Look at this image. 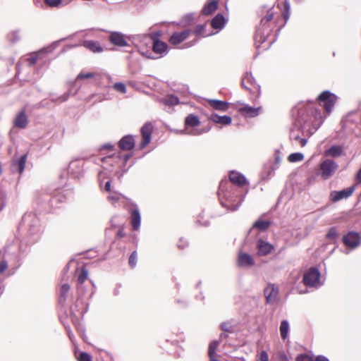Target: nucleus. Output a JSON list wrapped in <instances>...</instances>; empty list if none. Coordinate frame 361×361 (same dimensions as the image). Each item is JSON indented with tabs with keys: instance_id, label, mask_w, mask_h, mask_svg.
<instances>
[{
	"instance_id": "1",
	"label": "nucleus",
	"mask_w": 361,
	"mask_h": 361,
	"mask_svg": "<svg viewBox=\"0 0 361 361\" xmlns=\"http://www.w3.org/2000/svg\"><path fill=\"white\" fill-rule=\"evenodd\" d=\"M299 118L303 122L304 128L309 123L312 125L311 134L315 132L323 122L321 111L316 108L312 102L307 104L304 109L300 110Z\"/></svg>"
},
{
	"instance_id": "2",
	"label": "nucleus",
	"mask_w": 361,
	"mask_h": 361,
	"mask_svg": "<svg viewBox=\"0 0 361 361\" xmlns=\"http://www.w3.org/2000/svg\"><path fill=\"white\" fill-rule=\"evenodd\" d=\"M338 169V164L333 159H325L319 164L318 175L323 180H328L332 177Z\"/></svg>"
},
{
	"instance_id": "3",
	"label": "nucleus",
	"mask_w": 361,
	"mask_h": 361,
	"mask_svg": "<svg viewBox=\"0 0 361 361\" xmlns=\"http://www.w3.org/2000/svg\"><path fill=\"white\" fill-rule=\"evenodd\" d=\"M337 100V96L329 90L323 91L317 97L319 104L323 106L324 111L327 114H329L331 112Z\"/></svg>"
},
{
	"instance_id": "4",
	"label": "nucleus",
	"mask_w": 361,
	"mask_h": 361,
	"mask_svg": "<svg viewBox=\"0 0 361 361\" xmlns=\"http://www.w3.org/2000/svg\"><path fill=\"white\" fill-rule=\"evenodd\" d=\"M154 125L152 122L145 123L140 128L141 141L139 144V149H145L152 140V134L154 131Z\"/></svg>"
},
{
	"instance_id": "5",
	"label": "nucleus",
	"mask_w": 361,
	"mask_h": 361,
	"mask_svg": "<svg viewBox=\"0 0 361 361\" xmlns=\"http://www.w3.org/2000/svg\"><path fill=\"white\" fill-rule=\"evenodd\" d=\"M277 27L276 25L269 23H266L263 26L261 20L256 30L255 39L261 43L264 42Z\"/></svg>"
},
{
	"instance_id": "6",
	"label": "nucleus",
	"mask_w": 361,
	"mask_h": 361,
	"mask_svg": "<svg viewBox=\"0 0 361 361\" xmlns=\"http://www.w3.org/2000/svg\"><path fill=\"white\" fill-rule=\"evenodd\" d=\"M320 273L315 267L310 268L303 276L302 282L307 286H315L319 282Z\"/></svg>"
},
{
	"instance_id": "7",
	"label": "nucleus",
	"mask_w": 361,
	"mask_h": 361,
	"mask_svg": "<svg viewBox=\"0 0 361 361\" xmlns=\"http://www.w3.org/2000/svg\"><path fill=\"white\" fill-rule=\"evenodd\" d=\"M241 85L249 92L257 94L259 93L260 87L257 85L250 73H246L242 79Z\"/></svg>"
},
{
	"instance_id": "8",
	"label": "nucleus",
	"mask_w": 361,
	"mask_h": 361,
	"mask_svg": "<svg viewBox=\"0 0 361 361\" xmlns=\"http://www.w3.org/2000/svg\"><path fill=\"white\" fill-rule=\"evenodd\" d=\"M355 190V186L353 185L346 189L339 190V191H332L330 193V199L332 202H336L343 199H347L350 197Z\"/></svg>"
},
{
	"instance_id": "9",
	"label": "nucleus",
	"mask_w": 361,
	"mask_h": 361,
	"mask_svg": "<svg viewBox=\"0 0 361 361\" xmlns=\"http://www.w3.org/2000/svg\"><path fill=\"white\" fill-rule=\"evenodd\" d=\"M191 30L187 29L180 32H174L169 39V42L177 46L184 42L191 34Z\"/></svg>"
},
{
	"instance_id": "10",
	"label": "nucleus",
	"mask_w": 361,
	"mask_h": 361,
	"mask_svg": "<svg viewBox=\"0 0 361 361\" xmlns=\"http://www.w3.org/2000/svg\"><path fill=\"white\" fill-rule=\"evenodd\" d=\"M343 242L344 245L350 248L357 247L360 243V237L357 232H349L343 237Z\"/></svg>"
},
{
	"instance_id": "11",
	"label": "nucleus",
	"mask_w": 361,
	"mask_h": 361,
	"mask_svg": "<svg viewBox=\"0 0 361 361\" xmlns=\"http://www.w3.org/2000/svg\"><path fill=\"white\" fill-rule=\"evenodd\" d=\"M264 294L267 303H273L276 301L279 289L274 284H269L264 290Z\"/></svg>"
},
{
	"instance_id": "12",
	"label": "nucleus",
	"mask_w": 361,
	"mask_h": 361,
	"mask_svg": "<svg viewBox=\"0 0 361 361\" xmlns=\"http://www.w3.org/2000/svg\"><path fill=\"white\" fill-rule=\"evenodd\" d=\"M109 40L115 46L126 47L128 44L126 40V37L118 32H111L109 37Z\"/></svg>"
},
{
	"instance_id": "13",
	"label": "nucleus",
	"mask_w": 361,
	"mask_h": 361,
	"mask_svg": "<svg viewBox=\"0 0 361 361\" xmlns=\"http://www.w3.org/2000/svg\"><path fill=\"white\" fill-rule=\"evenodd\" d=\"M135 145V136L128 135L123 137L118 142V147L121 150L130 151Z\"/></svg>"
},
{
	"instance_id": "14",
	"label": "nucleus",
	"mask_w": 361,
	"mask_h": 361,
	"mask_svg": "<svg viewBox=\"0 0 361 361\" xmlns=\"http://www.w3.org/2000/svg\"><path fill=\"white\" fill-rule=\"evenodd\" d=\"M257 254L259 256H266L269 254L271 253L274 250V247L271 243L263 240L262 239H259L257 243Z\"/></svg>"
},
{
	"instance_id": "15",
	"label": "nucleus",
	"mask_w": 361,
	"mask_h": 361,
	"mask_svg": "<svg viewBox=\"0 0 361 361\" xmlns=\"http://www.w3.org/2000/svg\"><path fill=\"white\" fill-rule=\"evenodd\" d=\"M229 180L235 185L238 187H243L244 185L248 184L245 178L240 173L237 171H231L228 176Z\"/></svg>"
},
{
	"instance_id": "16",
	"label": "nucleus",
	"mask_w": 361,
	"mask_h": 361,
	"mask_svg": "<svg viewBox=\"0 0 361 361\" xmlns=\"http://www.w3.org/2000/svg\"><path fill=\"white\" fill-rule=\"evenodd\" d=\"M281 17L279 16L275 17V12L274 11L273 8L269 9L267 12V14L261 19L263 26L266 23L274 24L279 26V23Z\"/></svg>"
},
{
	"instance_id": "17",
	"label": "nucleus",
	"mask_w": 361,
	"mask_h": 361,
	"mask_svg": "<svg viewBox=\"0 0 361 361\" xmlns=\"http://www.w3.org/2000/svg\"><path fill=\"white\" fill-rule=\"evenodd\" d=\"M207 102L209 106L212 109L220 111H226L229 108V103L217 99H207Z\"/></svg>"
},
{
	"instance_id": "18",
	"label": "nucleus",
	"mask_w": 361,
	"mask_h": 361,
	"mask_svg": "<svg viewBox=\"0 0 361 361\" xmlns=\"http://www.w3.org/2000/svg\"><path fill=\"white\" fill-rule=\"evenodd\" d=\"M209 120L221 126H228L232 122V118L229 116H219L217 114H212Z\"/></svg>"
},
{
	"instance_id": "19",
	"label": "nucleus",
	"mask_w": 361,
	"mask_h": 361,
	"mask_svg": "<svg viewBox=\"0 0 361 361\" xmlns=\"http://www.w3.org/2000/svg\"><path fill=\"white\" fill-rule=\"evenodd\" d=\"M238 264L240 267H251L254 264V259L250 255L240 252L238 257Z\"/></svg>"
},
{
	"instance_id": "20",
	"label": "nucleus",
	"mask_w": 361,
	"mask_h": 361,
	"mask_svg": "<svg viewBox=\"0 0 361 361\" xmlns=\"http://www.w3.org/2000/svg\"><path fill=\"white\" fill-rule=\"evenodd\" d=\"M141 217L137 208H134L130 211V223L133 230L137 231L140 226Z\"/></svg>"
},
{
	"instance_id": "21",
	"label": "nucleus",
	"mask_w": 361,
	"mask_h": 361,
	"mask_svg": "<svg viewBox=\"0 0 361 361\" xmlns=\"http://www.w3.org/2000/svg\"><path fill=\"white\" fill-rule=\"evenodd\" d=\"M261 108H254L249 106H245L239 109V112L246 116L253 118L259 115Z\"/></svg>"
},
{
	"instance_id": "22",
	"label": "nucleus",
	"mask_w": 361,
	"mask_h": 361,
	"mask_svg": "<svg viewBox=\"0 0 361 361\" xmlns=\"http://www.w3.org/2000/svg\"><path fill=\"white\" fill-rule=\"evenodd\" d=\"M168 45L166 42L158 39H154L152 45V50L154 53L163 55L166 53Z\"/></svg>"
},
{
	"instance_id": "23",
	"label": "nucleus",
	"mask_w": 361,
	"mask_h": 361,
	"mask_svg": "<svg viewBox=\"0 0 361 361\" xmlns=\"http://www.w3.org/2000/svg\"><path fill=\"white\" fill-rule=\"evenodd\" d=\"M200 124V121L197 116L190 114L185 118L184 125L185 128L188 127L195 128L197 127Z\"/></svg>"
},
{
	"instance_id": "24",
	"label": "nucleus",
	"mask_w": 361,
	"mask_h": 361,
	"mask_svg": "<svg viewBox=\"0 0 361 361\" xmlns=\"http://www.w3.org/2000/svg\"><path fill=\"white\" fill-rule=\"evenodd\" d=\"M226 23V20L224 16L218 13L211 21V26L212 28L216 30H221Z\"/></svg>"
},
{
	"instance_id": "25",
	"label": "nucleus",
	"mask_w": 361,
	"mask_h": 361,
	"mask_svg": "<svg viewBox=\"0 0 361 361\" xmlns=\"http://www.w3.org/2000/svg\"><path fill=\"white\" fill-rule=\"evenodd\" d=\"M27 125V118L25 111H20L16 116L14 126L19 128H25Z\"/></svg>"
},
{
	"instance_id": "26",
	"label": "nucleus",
	"mask_w": 361,
	"mask_h": 361,
	"mask_svg": "<svg viewBox=\"0 0 361 361\" xmlns=\"http://www.w3.org/2000/svg\"><path fill=\"white\" fill-rule=\"evenodd\" d=\"M218 8V1L216 0H210L202 8V13L204 16L211 15Z\"/></svg>"
},
{
	"instance_id": "27",
	"label": "nucleus",
	"mask_w": 361,
	"mask_h": 361,
	"mask_svg": "<svg viewBox=\"0 0 361 361\" xmlns=\"http://www.w3.org/2000/svg\"><path fill=\"white\" fill-rule=\"evenodd\" d=\"M343 153V149L341 146L333 145L329 149H326L324 152L326 156H331L333 157H340Z\"/></svg>"
},
{
	"instance_id": "28",
	"label": "nucleus",
	"mask_w": 361,
	"mask_h": 361,
	"mask_svg": "<svg viewBox=\"0 0 361 361\" xmlns=\"http://www.w3.org/2000/svg\"><path fill=\"white\" fill-rule=\"evenodd\" d=\"M26 161L27 154H24L13 163V166L17 169L20 174H21L25 169Z\"/></svg>"
},
{
	"instance_id": "29",
	"label": "nucleus",
	"mask_w": 361,
	"mask_h": 361,
	"mask_svg": "<svg viewBox=\"0 0 361 361\" xmlns=\"http://www.w3.org/2000/svg\"><path fill=\"white\" fill-rule=\"evenodd\" d=\"M281 16H282V17L283 18V23L279 26V27L277 29L278 30H279L281 27L284 26V25L286 23V22L288 21V20L289 18V16H290V4H289L288 1H285L284 3H283V9L282 11Z\"/></svg>"
},
{
	"instance_id": "30",
	"label": "nucleus",
	"mask_w": 361,
	"mask_h": 361,
	"mask_svg": "<svg viewBox=\"0 0 361 361\" xmlns=\"http://www.w3.org/2000/svg\"><path fill=\"white\" fill-rule=\"evenodd\" d=\"M84 47L94 53L101 52L102 51V48L98 42L91 40L84 42Z\"/></svg>"
},
{
	"instance_id": "31",
	"label": "nucleus",
	"mask_w": 361,
	"mask_h": 361,
	"mask_svg": "<svg viewBox=\"0 0 361 361\" xmlns=\"http://www.w3.org/2000/svg\"><path fill=\"white\" fill-rule=\"evenodd\" d=\"M271 225V221L259 219L256 221L253 226V228H257L261 231H266Z\"/></svg>"
},
{
	"instance_id": "32",
	"label": "nucleus",
	"mask_w": 361,
	"mask_h": 361,
	"mask_svg": "<svg viewBox=\"0 0 361 361\" xmlns=\"http://www.w3.org/2000/svg\"><path fill=\"white\" fill-rule=\"evenodd\" d=\"M219 345V342L217 341H212L208 348V355L209 357L210 361L212 359H215L216 356V350Z\"/></svg>"
},
{
	"instance_id": "33",
	"label": "nucleus",
	"mask_w": 361,
	"mask_h": 361,
	"mask_svg": "<svg viewBox=\"0 0 361 361\" xmlns=\"http://www.w3.org/2000/svg\"><path fill=\"white\" fill-rule=\"evenodd\" d=\"M289 324L287 320H283L280 325V334L283 340L288 337Z\"/></svg>"
},
{
	"instance_id": "34",
	"label": "nucleus",
	"mask_w": 361,
	"mask_h": 361,
	"mask_svg": "<svg viewBox=\"0 0 361 361\" xmlns=\"http://www.w3.org/2000/svg\"><path fill=\"white\" fill-rule=\"evenodd\" d=\"M69 290L70 286L68 283L61 285L60 288V302H64L66 300Z\"/></svg>"
},
{
	"instance_id": "35",
	"label": "nucleus",
	"mask_w": 361,
	"mask_h": 361,
	"mask_svg": "<svg viewBox=\"0 0 361 361\" xmlns=\"http://www.w3.org/2000/svg\"><path fill=\"white\" fill-rule=\"evenodd\" d=\"M98 74L96 73H90V72H87V73H85V72H80L77 78H76V80H85V79H92V78H95L96 76H97Z\"/></svg>"
},
{
	"instance_id": "36",
	"label": "nucleus",
	"mask_w": 361,
	"mask_h": 361,
	"mask_svg": "<svg viewBox=\"0 0 361 361\" xmlns=\"http://www.w3.org/2000/svg\"><path fill=\"white\" fill-rule=\"evenodd\" d=\"M303 159H304V155L302 153H300V152H296V153L290 154L288 157V160L290 162L301 161L303 160Z\"/></svg>"
},
{
	"instance_id": "37",
	"label": "nucleus",
	"mask_w": 361,
	"mask_h": 361,
	"mask_svg": "<svg viewBox=\"0 0 361 361\" xmlns=\"http://www.w3.org/2000/svg\"><path fill=\"white\" fill-rule=\"evenodd\" d=\"M87 276L88 271L87 269L85 267H82L80 274L78 276V283L82 284L87 279Z\"/></svg>"
},
{
	"instance_id": "38",
	"label": "nucleus",
	"mask_w": 361,
	"mask_h": 361,
	"mask_svg": "<svg viewBox=\"0 0 361 361\" xmlns=\"http://www.w3.org/2000/svg\"><path fill=\"white\" fill-rule=\"evenodd\" d=\"M179 100L177 97L171 95L164 99V104L166 105L174 106L178 104Z\"/></svg>"
},
{
	"instance_id": "39",
	"label": "nucleus",
	"mask_w": 361,
	"mask_h": 361,
	"mask_svg": "<svg viewBox=\"0 0 361 361\" xmlns=\"http://www.w3.org/2000/svg\"><path fill=\"white\" fill-rule=\"evenodd\" d=\"M137 260V253L136 251H133L128 258V264L131 268H134L136 266Z\"/></svg>"
},
{
	"instance_id": "40",
	"label": "nucleus",
	"mask_w": 361,
	"mask_h": 361,
	"mask_svg": "<svg viewBox=\"0 0 361 361\" xmlns=\"http://www.w3.org/2000/svg\"><path fill=\"white\" fill-rule=\"evenodd\" d=\"M114 89L118 92H121L122 94H124L126 92V85L123 82H116L114 85Z\"/></svg>"
},
{
	"instance_id": "41",
	"label": "nucleus",
	"mask_w": 361,
	"mask_h": 361,
	"mask_svg": "<svg viewBox=\"0 0 361 361\" xmlns=\"http://www.w3.org/2000/svg\"><path fill=\"white\" fill-rule=\"evenodd\" d=\"M204 30H205L204 25H198L195 27V29L193 30V33L197 36H200V35L205 36L204 35Z\"/></svg>"
},
{
	"instance_id": "42",
	"label": "nucleus",
	"mask_w": 361,
	"mask_h": 361,
	"mask_svg": "<svg viewBox=\"0 0 361 361\" xmlns=\"http://www.w3.org/2000/svg\"><path fill=\"white\" fill-rule=\"evenodd\" d=\"M278 361H289V359L284 351L280 350L275 354Z\"/></svg>"
},
{
	"instance_id": "43",
	"label": "nucleus",
	"mask_w": 361,
	"mask_h": 361,
	"mask_svg": "<svg viewBox=\"0 0 361 361\" xmlns=\"http://www.w3.org/2000/svg\"><path fill=\"white\" fill-rule=\"evenodd\" d=\"M337 235L338 233L336 228L332 227L328 231L326 237L327 239L334 240L337 237Z\"/></svg>"
},
{
	"instance_id": "44",
	"label": "nucleus",
	"mask_w": 361,
	"mask_h": 361,
	"mask_svg": "<svg viewBox=\"0 0 361 361\" xmlns=\"http://www.w3.org/2000/svg\"><path fill=\"white\" fill-rule=\"evenodd\" d=\"M77 359L78 361H92L91 355L85 352L80 353Z\"/></svg>"
},
{
	"instance_id": "45",
	"label": "nucleus",
	"mask_w": 361,
	"mask_h": 361,
	"mask_svg": "<svg viewBox=\"0 0 361 361\" xmlns=\"http://www.w3.org/2000/svg\"><path fill=\"white\" fill-rule=\"evenodd\" d=\"M121 195L117 192L111 193L108 196V200L111 202L112 204L116 203L120 199Z\"/></svg>"
},
{
	"instance_id": "46",
	"label": "nucleus",
	"mask_w": 361,
	"mask_h": 361,
	"mask_svg": "<svg viewBox=\"0 0 361 361\" xmlns=\"http://www.w3.org/2000/svg\"><path fill=\"white\" fill-rule=\"evenodd\" d=\"M296 361H313V359L307 354H301L296 357Z\"/></svg>"
},
{
	"instance_id": "47",
	"label": "nucleus",
	"mask_w": 361,
	"mask_h": 361,
	"mask_svg": "<svg viewBox=\"0 0 361 361\" xmlns=\"http://www.w3.org/2000/svg\"><path fill=\"white\" fill-rule=\"evenodd\" d=\"M45 3L51 7H57L61 3V0H44Z\"/></svg>"
},
{
	"instance_id": "48",
	"label": "nucleus",
	"mask_w": 361,
	"mask_h": 361,
	"mask_svg": "<svg viewBox=\"0 0 361 361\" xmlns=\"http://www.w3.org/2000/svg\"><path fill=\"white\" fill-rule=\"evenodd\" d=\"M211 130V126L206 127L202 129H199L195 130L194 133H190V134H192L193 135H200L204 133H207Z\"/></svg>"
},
{
	"instance_id": "49",
	"label": "nucleus",
	"mask_w": 361,
	"mask_h": 361,
	"mask_svg": "<svg viewBox=\"0 0 361 361\" xmlns=\"http://www.w3.org/2000/svg\"><path fill=\"white\" fill-rule=\"evenodd\" d=\"M177 246L180 249L183 250L188 246V242L184 238H180L177 243Z\"/></svg>"
},
{
	"instance_id": "50",
	"label": "nucleus",
	"mask_w": 361,
	"mask_h": 361,
	"mask_svg": "<svg viewBox=\"0 0 361 361\" xmlns=\"http://www.w3.org/2000/svg\"><path fill=\"white\" fill-rule=\"evenodd\" d=\"M257 361H269L268 353L264 350L261 351L259 353V360Z\"/></svg>"
},
{
	"instance_id": "51",
	"label": "nucleus",
	"mask_w": 361,
	"mask_h": 361,
	"mask_svg": "<svg viewBox=\"0 0 361 361\" xmlns=\"http://www.w3.org/2000/svg\"><path fill=\"white\" fill-rule=\"evenodd\" d=\"M8 268V263L5 260L0 262V274L4 273Z\"/></svg>"
},
{
	"instance_id": "52",
	"label": "nucleus",
	"mask_w": 361,
	"mask_h": 361,
	"mask_svg": "<svg viewBox=\"0 0 361 361\" xmlns=\"http://www.w3.org/2000/svg\"><path fill=\"white\" fill-rule=\"evenodd\" d=\"M295 140L298 141V143L301 147H305L307 142L305 138H301L299 136H296Z\"/></svg>"
},
{
	"instance_id": "53",
	"label": "nucleus",
	"mask_w": 361,
	"mask_h": 361,
	"mask_svg": "<svg viewBox=\"0 0 361 361\" xmlns=\"http://www.w3.org/2000/svg\"><path fill=\"white\" fill-rule=\"evenodd\" d=\"M355 180L356 182V184H360L361 183V166H360V169L358 170L356 176H355Z\"/></svg>"
},
{
	"instance_id": "54",
	"label": "nucleus",
	"mask_w": 361,
	"mask_h": 361,
	"mask_svg": "<svg viewBox=\"0 0 361 361\" xmlns=\"http://www.w3.org/2000/svg\"><path fill=\"white\" fill-rule=\"evenodd\" d=\"M131 157H132L131 154H127L123 155V157L121 155L118 156V157L123 159V163L124 165L127 163L128 160Z\"/></svg>"
},
{
	"instance_id": "55",
	"label": "nucleus",
	"mask_w": 361,
	"mask_h": 361,
	"mask_svg": "<svg viewBox=\"0 0 361 361\" xmlns=\"http://www.w3.org/2000/svg\"><path fill=\"white\" fill-rule=\"evenodd\" d=\"M221 328L224 331H226V332H230L231 331L230 326H229L228 324H226V323L222 324L221 325Z\"/></svg>"
},
{
	"instance_id": "56",
	"label": "nucleus",
	"mask_w": 361,
	"mask_h": 361,
	"mask_svg": "<svg viewBox=\"0 0 361 361\" xmlns=\"http://www.w3.org/2000/svg\"><path fill=\"white\" fill-rule=\"evenodd\" d=\"M126 235L125 233H124V231L123 228L121 229H119L117 232V234H116V236L118 238H123L124 236Z\"/></svg>"
},
{
	"instance_id": "57",
	"label": "nucleus",
	"mask_w": 361,
	"mask_h": 361,
	"mask_svg": "<svg viewBox=\"0 0 361 361\" xmlns=\"http://www.w3.org/2000/svg\"><path fill=\"white\" fill-rule=\"evenodd\" d=\"M315 361H329L326 357L319 355L316 357Z\"/></svg>"
},
{
	"instance_id": "58",
	"label": "nucleus",
	"mask_w": 361,
	"mask_h": 361,
	"mask_svg": "<svg viewBox=\"0 0 361 361\" xmlns=\"http://www.w3.org/2000/svg\"><path fill=\"white\" fill-rule=\"evenodd\" d=\"M104 189L107 192H110L111 190V182L110 181H107L105 184V186H104Z\"/></svg>"
},
{
	"instance_id": "59",
	"label": "nucleus",
	"mask_w": 361,
	"mask_h": 361,
	"mask_svg": "<svg viewBox=\"0 0 361 361\" xmlns=\"http://www.w3.org/2000/svg\"><path fill=\"white\" fill-rule=\"evenodd\" d=\"M240 204H241V203L240 202L238 204H237V205H235V206L232 207V208L231 209V210H232V211H235V210L238 209V208L240 207Z\"/></svg>"
},
{
	"instance_id": "60",
	"label": "nucleus",
	"mask_w": 361,
	"mask_h": 361,
	"mask_svg": "<svg viewBox=\"0 0 361 361\" xmlns=\"http://www.w3.org/2000/svg\"><path fill=\"white\" fill-rule=\"evenodd\" d=\"M112 157H106L102 159V161H106L108 159H111Z\"/></svg>"
},
{
	"instance_id": "61",
	"label": "nucleus",
	"mask_w": 361,
	"mask_h": 361,
	"mask_svg": "<svg viewBox=\"0 0 361 361\" xmlns=\"http://www.w3.org/2000/svg\"><path fill=\"white\" fill-rule=\"evenodd\" d=\"M68 97L67 96H63L62 99L61 100V102H64L67 99Z\"/></svg>"
},
{
	"instance_id": "62",
	"label": "nucleus",
	"mask_w": 361,
	"mask_h": 361,
	"mask_svg": "<svg viewBox=\"0 0 361 361\" xmlns=\"http://www.w3.org/2000/svg\"><path fill=\"white\" fill-rule=\"evenodd\" d=\"M211 361H219V360H217L215 358V359H212V360H211Z\"/></svg>"
}]
</instances>
